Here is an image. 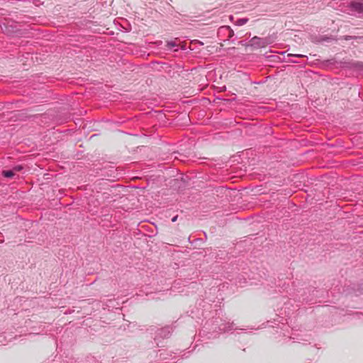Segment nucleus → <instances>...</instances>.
I'll return each instance as SVG.
<instances>
[{
    "label": "nucleus",
    "mask_w": 363,
    "mask_h": 363,
    "mask_svg": "<svg viewBox=\"0 0 363 363\" xmlns=\"http://www.w3.org/2000/svg\"><path fill=\"white\" fill-rule=\"evenodd\" d=\"M13 174H13V171H11V170L3 172V175L6 177H12L13 176Z\"/></svg>",
    "instance_id": "3"
},
{
    "label": "nucleus",
    "mask_w": 363,
    "mask_h": 363,
    "mask_svg": "<svg viewBox=\"0 0 363 363\" xmlns=\"http://www.w3.org/2000/svg\"><path fill=\"white\" fill-rule=\"evenodd\" d=\"M247 22V18H240V19H238L235 24L238 25V26H242L244 25L245 23H246Z\"/></svg>",
    "instance_id": "2"
},
{
    "label": "nucleus",
    "mask_w": 363,
    "mask_h": 363,
    "mask_svg": "<svg viewBox=\"0 0 363 363\" xmlns=\"http://www.w3.org/2000/svg\"><path fill=\"white\" fill-rule=\"evenodd\" d=\"M351 11L357 14L363 16V2L354 1L350 4Z\"/></svg>",
    "instance_id": "1"
},
{
    "label": "nucleus",
    "mask_w": 363,
    "mask_h": 363,
    "mask_svg": "<svg viewBox=\"0 0 363 363\" xmlns=\"http://www.w3.org/2000/svg\"><path fill=\"white\" fill-rule=\"evenodd\" d=\"M289 56H296V57H304V55H293V54H289Z\"/></svg>",
    "instance_id": "5"
},
{
    "label": "nucleus",
    "mask_w": 363,
    "mask_h": 363,
    "mask_svg": "<svg viewBox=\"0 0 363 363\" xmlns=\"http://www.w3.org/2000/svg\"><path fill=\"white\" fill-rule=\"evenodd\" d=\"M177 45L173 41H170V42H167V46L169 48H174Z\"/></svg>",
    "instance_id": "4"
},
{
    "label": "nucleus",
    "mask_w": 363,
    "mask_h": 363,
    "mask_svg": "<svg viewBox=\"0 0 363 363\" xmlns=\"http://www.w3.org/2000/svg\"><path fill=\"white\" fill-rule=\"evenodd\" d=\"M177 219V216H174L172 219V222H175Z\"/></svg>",
    "instance_id": "6"
}]
</instances>
